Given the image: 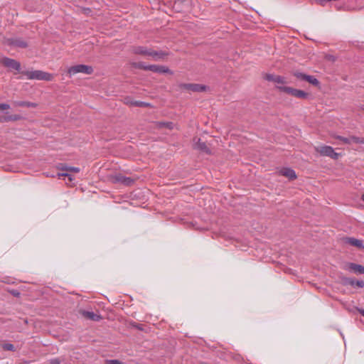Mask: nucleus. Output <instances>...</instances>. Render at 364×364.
I'll use <instances>...</instances> for the list:
<instances>
[{
    "instance_id": "f257e3e1",
    "label": "nucleus",
    "mask_w": 364,
    "mask_h": 364,
    "mask_svg": "<svg viewBox=\"0 0 364 364\" xmlns=\"http://www.w3.org/2000/svg\"><path fill=\"white\" fill-rule=\"evenodd\" d=\"M21 73L28 80L51 81L53 79V74L39 70H23Z\"/></svg>"
},
{
    "instance_id": "f03ea898",
    "label": "nucleus",
    "mask_w": 364,
    "mask_h": 364,
    "mask_svg": "<svg viewBox=\"0 0 364 364\" xmlns=\"http://www.w3.org/2000/svg\"><path fill=\"white\" fill-rule=\"evenodd\" d=\"M68 73L70 77L80 73L87 75H91L93 73V68L90 65L79 64L69 68L68 70Z\"/></svg>"
},
{
    "instance_id": "7ed1b4c3",
    "label": "nucleus",
    "mask_w": 364,
    "mask_h": 364,
    "mask_svg": "<svg viewBox=\"0 0 364 364\" xmlns=\"http://www.w3.org/2000/svg\"><path fill=\"white\" fill-rule=\"evenodd\" d=\"M277 89L282 92L288 93L299 99H306L309 97V94L304 90H297L287 86H277Z\"/></svg>"
},
{
    "instance_id": "20e7f679",
    "label": "nucleus",
    "mask_w": 364,
    "mask_h": 364,
    "mask_svg": "<svg viewBox=\"0 0 364 364\" xmlns=\"http://www.w3.org/2000/svg\"><path fill=\"white\" fill-rule=\"evenodd\" d=\"M315 150L320 155L323 156H328L333 159H337L339 156V154L336 153L333 148L327 145H321L315 147Z\"/></svg>"
},
{
    "instance_id": "39448f33",
    "label": "nucleus",
    "mask_w": 364,
    "mask_h": 364,
    "mask_svg": "<svg viewBox=\"0 0 364 364\" xmlns=\"http://www.w3.org/2000/svg\"><path fill=\"white\" fill-rule=\"evenodd\" d=\"M179 86L181 89H185L193 92H202L207 90L205 85L200 84L182 83Z\"/></svg>"
},
{
    "instance_id": "423d86ee",
    "label": "nucleus",
    "mask_w": 364,
    "mask_h": 364,
    "mask_svg": "<svg viewBox=\"0 0 364 364\" xmlns=\"http://www.w3.org/2000/svg\"><path fill=\"white\" fill-rule=\"evenodd\" d=\"M343 269L346 271L354 272L355 274H364V267L361 264L348 262L344 265Z\"/></svg>"
},
{
    "instance_id": "0eeeda50",
    "label": "nucleus",
    "mask_w": 364,
    "mask_h": 364,
    "mask_svg": "<svg viewBox=\"0 0 364 364\" xmlns=\"http://www.w3.org/2000/svg\"><path fill=\"white\" fill-rule=\"evenodd\" d=\"M147 68L148 70L152 71L156 73H173V72L170 69L164 65H148Z\"/></svg>"
},
{
    "instance_id": "6e6552de",
    "label": "nucleus",
    "mask_w": 364,
    "mask_h": 364,
    "mask_svg": "<svg viewBox=\"0 0 364 364\" xmlns=\"http://www.w3.org/2000/svg\"><path fill=\"white\" fill-rule=\"evenodd\" d=\"M114 181L115 183H119L125 186H131L134 182V181L132 178L123 176L122 174L120 173L115 175V176L114 177Z\"/></svg>"
},
{
    "instance_id": "1a4fd4ad",
    "label": "nucleus",
    "mask_w": 364,
    "mask_h": 364,
    "mask_svg": "<svg viewBox=\"0 0 364 364\" xmlns=\"http://www.w3.org/2000/svg\"><path fill=\"white\" fill-rule=\"evenodd\" d=\"M264 79L269 82H274L277 84V86H281L280 85L284 84L285 78L280 75H274L272 74H266L264 76Z\"/></svg>"
},
{
    "instance_id": "9d476101",
    "label": "nucleus",
    "mask_w": 364,
    "mask_h": 364,
    "mask_svg": "<svg viewBox=\"0 0 364 364\" xmlns=\"http://www.w3.org/2000/svg\"><path fill=\"white\" fill-rule=\"evenodd\" d=\"M3 63L6 67L12 68L17 71H19L21 70V64L16 60L9 58H4L3 59Z\"/></svg>"
},
{
    "instance_id": "9b49d317",
    "label": "nucleus",
    "mask_w": 364,
    "mask_h": 364,
    "mask_svg": "<svg viewBox=\"0 0 364 364\" xmlns=\"http://www.w3.org/2000/svg\"><path fill=\"white\" fill-rule=\"evenodd\" d=\"M63 169L67 171V172L59 174V176L68 177L70 181H72L73 180V178L70 174V172L78 173L80 171V168L74 166H65L63 168Z\"/></svg>"
},
{
    "instance_id": "f8f14e48",
    "label": "nucleus",
    "mask_w": 364,
    "mask_h": 364,
    "mask_svg": "<svg viewBox=\"0 0 364 364\" xmlns=\"http://www.w3.org/2000/svg\"><path fill=\"white\" fill-rule=\"evenodd\" d=\"M194 148L208 154L211 153L210 149L207 146L204 141L200 140V139H198V141L194 144Z\"/></svg>"
},
{
    "instance_id": "ddd939ff",
    "label": "nucleus",
    "mask_w": 364,
    "mask_h": 364,
    "mask_svg": "<svg viewBox=\"0 0 364 364\" xmlns=\"http://www.w3.org/2000/svg\"><path fill=\"white\" fill-rule=\"evenodd\" d=\"M81 314L84 317H85L87 319H90L91 321H98L102 318L100 315L94 313L93 311L83 310L81 311Z\"/></svg>"
},
{
    "instance_id": "4468645a",
    "label": "nucleus",
    "mask_w": 364,
    "mask_h": 364,
    "mask_svg": "<svg viewBox=\"0 0 364 364\" xmlns=\"http://www.w3.org/2000/svg\"><path fill=\"white\" fill-rule=\"evenodd\" d=\"M151 48L145 46H136L132 48V52L136 55H143L149 56L150 54Z\"/></svg>"
},
{
    "instance_id": "2eb2a0df",
    "label": "nucleus",
    "mask_w": 364,
    "mask_h": 364,
    "mask_svg": "<svg viewBox=\"0 0 364 364\" xmlns=\"http://www.w3.org/2000/svg\"><path fill=\"white\" fill-rule=\"evenodd\" d=\"M279 173L282 176L287 177L290 180H293L296 178L295 171L290 168H284L280 170Z\"/></svg>"
},
{
    "instance_id": "dca6fc26",
    "label": "nucleus",
    "mask_w": 364,
    "mask_h": 364,
    "mask_svg": "<svg viewBox=\"0 0 364 364\" xmlns=\"http://www.w3.org/2000/svg\"><path fill=\"white\" fill-rule=\"evenodd\" d=\"M346 242L359 249H364L363 241L354 237H346Z\"/></svg>"
},
{
    "instance_id": "f3484780",
    "label": "nucleus",
    "mask_w": 364,
    "mask_h": 364,
    "mask_svg": "<svg viewBox=\"0 0 364 364\" xmlns=\"http://www.w3.org/2000/svg\"><path fill=\"white\" fill-rule=\"evenodd\" d=\"M125 103L127 105H129L134 107H150L151 105L148 102H143V101H138V100H131L129 99L125 100Z\"/></svg>"
},
{
    "instance_id": "a211bd4d",
    "label": "nucleus",
    "mask_w": 364,
    "mask_h": 364,
    "mask_svg": "<svg viewBox=\"0 0 364 364\" xmlns=\"http://www.w3.org/2000/svg\"><path fill=\"white\" fill-rule=\"evenodd\" d=\"M9 45L18 47V48H26L27 46V43L25 42L21 38H11L9 39Z\"/></svg>"
},
{
    "instance_id": "6ab92c4d",
    "label": "nucleus",
    "mask_w": 364,
    "mask_h": 364,
    "mask_svg": "<svg viewBox=\"0 0 364 364\" xmlns=\"http://www.w3.org/2000/svg\"><path fill=\"white\" fill-rule=\"evenodd\" d=\"M166 55H168L167 53H165L161 50L157 51L151 49L150 54L149 56L151 57L155 60H158L160 59H163Z\"/></svg>"
},
{
    "instance_id": "aec40b11",
    "label": "nucleus",
    "mask_w": 364,
    "mask_h": 364,
    "mask_svg": "<svg viewBox=\"0 0 364 364\" xmlns=\"http://www.w3.org/2000/svg\"><path fill=\"white\" fill-rule=\"evenodd\" d=\"M156 124L159 128L166 127L168 129H172L174 127V124L171 122H157Z\"/></svg>"
},
{
    "instance_id": "412c9836",
    "label": "nucleus",
    "mask_w": 364,
    "mask_h": 364,
    "mask_svg": "<svg viewBox=\"0 0 364 364\" xmlns=\"http://www.w3.org/2000/svg\"><path fill=\"white\" fill-rule=\"evenodd\" d=\"M336 138L341 140L343 144H350L351 143H355L354 139H355V136H351L350 137H344L341 136H337Z\"/></svg>"
},
{
    "instance_id": "4be33fe9",
    "label": "nucleus",
    "mask_w": 364,
    "mask_h": 364,
    "mask_svg": "<svg viewBox=\"0 0 364 364\" xmlns=\"http://www.w3.org/2000/svg\"><path fill=\"white\" fill-rule=\"evenodd\" d=\"M347 283L352 287L357 286L360 288L364 287V282L363 280H355L353 279H348Z\"/></svg>"
},
{
    "instance_id": "5701e85b",
    "label": "nucleus",
    "mask_w": 364,
    "mask_h": 364,
    "mask_svg": "<svg viewBox=\"0 0 364 364\" xmlns=\"http://www.w3.org/2000/svg\"><path fill=\"white\" fill-rule=\"evenodd\" d=\"M308 82L310 84L318 86L319 85V81L313 75H309L306 77Z\"/></svg>"
},
{
    "instance_id": "b1692460",
    "label": "nucleus",
    "mask_w": 364,
    "mask_h": 364,
    "mask_svg": "<svg viewBox=\"0 0 364 364\" xmlns=\"http://www.w3.org/2000/svg\"><path fill=\"white\" fill-rule=\"evenodd\" d=\"M16 105L18 106L27 107H35L36 106V105L33 102H26V101L18 102L16 103Z\"/></svg>"
},
{
    "instance_id": "393cba45",
    "label": "nucleus",
    "mask_w": 364,
    "mask_h": 364,
    "mask_svg": "<svg viewBox=\"0 0 364 364\" xmlns=\"http://www.w3.org/2000/svg\"><path fill=\"white\" fill-rule=\"evenodd\" d=\"M294 75L299 80H304V81H306V77L308 76V75L306 74H304L303 73H301V72H298V71H296L294 73Z\"/></svg>"
},
{
    "instance_id": "a878e982",
    "label": "nucleus",
    "mask_w": 364,
    "mask_h": 364,
    "mask_svg": "<svg viewBox=\"0 0 364 364\" xmlns=\"http://www.w3.org/2000/svg\"><path fill=\"white\" fill-rule=\"evenodd\" d=\"M133 66L136 68H140V69H143L144 70H148V68H147L148 65H145V63L143 62L134 63H133Z\"/></svg>"
},
{
    "instance_id": "bb28decb",
    "label": "nucleus",
    "mask_w": 364,
    "mask_h": 364,
    "mask_svg": "<svg viewBox=\"0 0 364 364\" xmlns=\"http://www.w3.org/2000/svg\"><path fill=\"white\" fill-rule=\"evenodd\" d=\"M2 347H3V349L5 350H9V351L15 350V347L12 343H4Z\"/></svg>"
},
{
    "instance_id": "cd10ccee",
    "label": "nucleus",
    "mask_w": 364,
    "mask_h": 364,
    "mask_svg": "<svg viewBox=\"0 0 364 364\" xmlns=\"http://www.w3.org/2000/svg\"><path fill=\"white\" fill-rule=\"evenodd\" d=\"M354 140H355V144H364V138L363 137L355 136V139H354Z\"/></svg>"
},
{
    "instance_id": "c85d7f7f",
    "label": "nucleus",
    "mask_w": 364,
    "mask_h": 364,
    "mask_svg": "<svg viewBox=\"0 0 364 364\" xmlns=\"http://www.w3.org/2000/svg\"><path fill=\"white\" fill-rule=\"evenodd\" d=\"M9 108H10V106L8 104H5V103L0 104V109H9Z\"/></svg>"
},
{
    "instance_id": "c756f323",
    "label": "nucleus",
    "mask_w": 364,
    "mask_h": 364,
    "mask_svg": "<svg viewBox=\"0 0 364 364\" xmlns=\"http://www.w3.org/2000/svg\"><path fill=\"white\" fill-rule=\"evenodd\" d=\"M109 364H124L122 362H121L118 360H109Z\"/></svg>"
},
{
    "instance_id": "7c9ffc66",
    "label": "nucleus",
    "mask_w": 364,
    "mask_h": 364,
    "mask_svg": "<svg viewBox=\"0 0 364 364\" xmlns=\"http://www.w3.org/2000/svg\"><path fill=\"white\" fill-rule=\"evenodd\" d=\"M60 360L58 358H53L50 360V363H53V364H59L60 363Z\"/></svg>"
},
{
    "instance_id": "2f4dec72",
    "label": "nucleus",
    "mask_w": 364,
    "mask_h": 364,
    "mask_svg": "<svg viewBox=\"0 0 364 364\" xmlns=\"http://www.w3.org/2000/svg\"><path fill=\"white\" fill-rule=\"evenodd\" d=\"M18 119H19V117H17V116H15V117H8L6 118L7 120H16Z\"/></svg>"
},
{
    "instance_id": "473e14b6",
    "label": "nucleus",
    "mask_w": 364,
    "mask_h": 364,
    "mask_svg": "<svg viewBox=\"0 0 364 364\" xmlns=\"http://www.w3.org/2000/svg\"><path fill=\"white\" fill-rule=\"evenodd\" d=\"M316 1L319 4L323 5L325 2L330 1V0H316Z\"/></svg>"
},
{
    "instance_id": "72a5a7b5",
    "label": "nucleus",
    "mask_w": 364,
    "mask_h": 364,
    "mask_svg": "<svg viewBox=\"0 0 364 364\" xmlns=\"http://www.w3.org/2000/svg\"><path fill=\"white\" fill-rule=\"evenodd\" d=\"M12 294L17 296L20 294V293L18 291H14Z\"/></svg>"
},
{
    "instance_id": "f704fd0d",
    "label": "nucleus",
    "mask_w": 364,
    "mask_h": 364,
    "mask_svg": "<svg viewBox=\"0 0 364 364\" xmlns=\"http://www.w3.org/2000/svg\"><path fill=\"white\" fill-rule=\"evenodd\" d=\"M358 311L364 316V309H359Z\"/></svg>"
},
{
    "instance_id": "c9c22d12",
    "label": "nucleus",
    "mask_w": 364,
    "mask_h": 364,
    "mask_svg": "<svg viewBox=\"0 0 364 364\" xmlns=\"http://www.w3.org/2000/svg\"><path fill=\"white\" fill-rule=\"evenodd\" d=\"M362 199L364 201V194L362 196Z\"/></svg>"
}]
</instances>
